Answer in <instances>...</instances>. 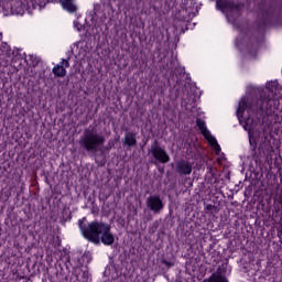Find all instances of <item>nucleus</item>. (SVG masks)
I'll use <instances>...</instances> for the list:
<instances>
[{
	"label": "nucleus",
	"mask_w": 282,
	"mask_h": 282,
	"mask_svg": "<svg viewBox=\"0 0 282 282\" xmlns=\"http://www.w3.org/2000/svg\"><path fill=\"white\" fill-rule=\"evenodd\" d=\"M147 206L152 213H160L164 209V202L158 195H152L147 198Z\"/></svg>",
	"instance_id": "obj_8"
},
{
	"label": "nucleus",
	"mask_w": 282,
	"mask_h": 282,
	"mask_svg": "<svg viewBox=\"0 0 282 282\" xmlns=\"http://www.w3.org/2000/svg\"><path fill=\"white\" fill-rule=\"evenodd\" d=\"M79 276L83 278V281H89V271L84 270Z\"/></svg>",
	"instance_id": "obj_17"
},
{
	"label": "nucleus",
	"mask_w": 282,
	"mask_h": 282,
	"mask_svg": "<svg viewBox=\"0 0 282 282\" xmlns=\"http://www.w3.org/2000/svg\"><path fill=\"white\" fill-rule=\"evenodd\" d=\"M67 67H69V62L67 59H63L61 64H57L53 67L54 76H57L58 78L65 77L67 74Z\"/></svg>",
	"instance_id": "obj_10"
},
{
	"label": "nucleus",
	"mask_w": 282,
	"mask_h": 282,
	"mask_svg": "<svg viewBox=\"0 0 282 282\" xmlns=\"http://www.w3.org/2000/svg\"><path fill=\"white\" fill-rule=\"evenodd\" d=\"M208 282H228V280L221 273L216 272L209 278Z\"/></svg>",
	"instance_id": "obj_13"
},
{
	"label": "nucleus",
	"mask_w": 282,
	"mask_h": 282,
	"mask_svg": "<svg viewBox=\"0 0 282 282\" xmlns=\"http://www.w3.org/2000/svg\"><path fill=\"white\" fill-rule=\"evenodd\" d=\"M74 29L77 30V32H80V30H83V26L78 21H74Z\"/></svg>",
	"instance_id": "obj_18"
},
{
	"label": "nucleus",
	"mask_w": 282,
	"mask_h": 282,
	"mask_svg": "<svg viewBox=\"0 0 282 282\" xmlns=\"http://www.w3.org/2000/svg\"><path fill=\"white\" fill-rule=\"evenodd\" d=\"M135 135L132 133H127L124 137L123 144H127L128 147H135Z\"/></svg>",
	"instance_id": "obj_14"
},
{
	"label": "nucleus",
	"mask_w": 282,
	"mask_h": 282,
	"mask_svg": "<svg viewBox=\"0 0 282 282\" xmlns=\"http://www.w3.org/2000/svg\"><path fill=\"white\" fill-rule=\"evenodd\" d=\"M59 3L66 12L74 13L78 10V7H76V0H59Z\"/></svg>",
	"instance_id": "obj_12"
},
{
	"label": "nucleus",
	"mask_w": 282,
	"mask_h": 282,
	"mask_svg": "<svg viewBox=\"0 0 282 282\" xmlns=\"http://www.w3.org/2000/svg\"><path fill=\"white\" fill-rule=\"evenodd\" d=\"M176 171L181 175H191L193 173V164L188 161H181L176 163Z\"/></svg>",
	"instance_id": "obj_11"
},
{
	"label": "nucleus",
	"mask_w": 282,
	"mask_h": 282,
	"mask_svg": "<svg viewBox=\"0 0 282 282\" xmlns=\"http://www.w3.org/2000/svg\"><path fill=\"white\" fill-rule=\"evenodd\" d=\"M112 282H131V279H129L124 275H121V276L115 279Z\"/></svg>",
	"instance_id": "obj_16"
},
{
	"label": "nucleus",
	"mask_w": 282,
	"mask_h": 282,
	"mask_svg": "<svg viewBox=\"0 0 282 282\" xmlns=\"http://www.w3.org/2000/svg\"><path fill=\"white\" fill-rule=\"evenodd\" d=\"M278 94H281V85L278 80H271L265 84V93L256 104L250 102L248 97L240 99L237 118L245 131H248L249 144H257V139L261 138L259 129L261 116H263L264 109H275L279 106Z\"/></svg>",
	"instance_id": "obj_1"
},
{
	"label": "nucleus",
	"mask_w": 282,
	"mask_h": 282,
	"mask_svg": "<svg viewBox=\"0 0 282 282\" xmlns=\"http://www.w3.org/2000/svg\"><path fill=\"white\" fill-rule=\"evenodd\" d=\"M236 45L237 47H241V42L239 41V39H237Z\"/></svg>",
	"instance_id": "obj_19"
},
{
	"label": "nucleus",
	"mask_w": 282,
	"mask_h": 282,
	"mask_svg": "<svg viewBox=\"0 0 282 282\" xmlns=\"http://www.w3.org/2000/svg\"><path fill=\"white\" fill-rule=\"evenodd\" d=\"M218 10L227 17V21L235 25V21L239 19L240 10L239 7L228 2V0H217L216 3Z\"/></svg>",
	"instance_id": "obj_5"
},
{
	"label": "nucleus",
	"mask_w": 282,
	"mask_h": 282,
	"mask_svg": "<svg viewBox=\"0 0 282 282\" xmlns=\"http://www.w3.org/2000/svg\"><path fill=\"white\" fill-rule=\"evenodd\" d=\"M86 218L79 220V228L82 230V235L88 241L93 243H104V246H112L116 241V236L111 234V226L100 223V221H93L85 224Z\"/></svg>",
	"instance_id": "obj_2"
},
{
	"label": "nucleus",
	"mask_w": 282,
	"mask_h": 282,
	"mask_svg": "<svg viewBox=\"0 0 282 282\" xmlns=\"http://www.w3.org/2000/svg\"><path fill=\"white\" fill-rule=\"evenodd\" d=\"M196 123L202 134L212 147L213 151H215L216 155H219V153H221V147H219V143H217V139H215L208 128H206V122L202 119H197Z\"/></svg>",
	"instance_id": "obj_6"
},
{
	"label": "nucleus",
	"mask_w": 282,
	"mask_h": 282,
	"mask_svg": "<svg viewBox=\"0 0 282 282\" xmlns=\"http://www.w3.org/2000/svg\"><path fill=\"white\" fill-rule=\"evenodd\" d=\"M183 14V19H194L199 12V4L195 0H186L184 8L180 11Z\"/></svg>",
	"instance_id": "obj_7"
},
{
	"label": "nucleus",
	"mask_w": 282,
	"mask_h": 282,
	"mask_svg": "<svg viewBox=\"0 0 282 282\" xmlns=\"http://www.w3.org/2000/svg\"><path fill=\"white\" fill-rule=\"evenodd\" d=\"M79 144H82L86 151L96 153L102 149V144H105V135L96 131L87 130L80 139Z\"/></svg>",
	"instance_id": "obj_4"
},
{
	"label": "nucleus",
	"mask_w": 282,
	"mask_h": 282,
	"mask_svg": "<svg viewBox=\"0 0 282 282\" xmlns=\"http://www.w3.org/2000/svg\"><path fill=\"white\" fill-rule=\"evenodd\" d=\"M105 19H113V7L107 6V13H105Z\"/></svg>",
	"instance_id": "obj_15"
},
{
	"label": "nucleus",
	"mask_w": 282,
	"mask_h": 282,
	"mask_svg": "<svg viewBox=\"0 0 282 282\" xmlns=\"http://www.w3.org/2000/svg\"><path fill=\"white\" fill-rule=\"evenodd\" d=\"M47 0H2L1 8L4 17L15 14L17 17H23L25 12L29 14L36 8H45Z\"/></svg>",
	"instance_id": "obj_3"
},
{
	"label": "nucleus",
	"mask_w": 282,
	"mask_h": 282,
	"mask_svg": "<svg viewBox=\"0 0 282 282\" xmlns=\"http://www.w3.org/2000/svg\"><path fill=\"white\" fill-rule=\"evenodd\" d=\"M151 153L153 158L158 160V162H161V164H166V162L170 160L166 151L160 147L152 148Z\"/></svg>",
	"instance_id": "obj_9"
}]
</instances>
